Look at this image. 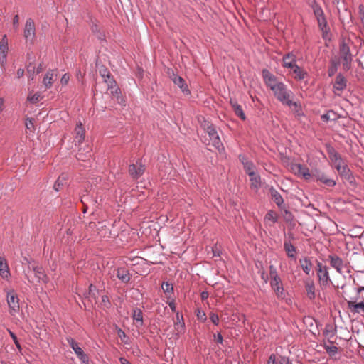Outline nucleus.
I'll use <instances>...</instances> for the list:
<instances>
[{
    "label": "nucleus",
    "instance_id": "1",
    "mask_svg": "<svg viewBox=\"0 0 364 364\" xmlns=\"http://www.w3.org/2000/svg\"><path fill=\"white\" fill-rule=\"evenodd\" d=\"M270 287L274 291L279 299H284L286 293L282 282V279L278 275L276 267L274 265L269 266Z\"/></svg>",
    "mask_w": 364,
    "mask_h": 364
},
{
    "label": "nucleus",
    "instance_id": "2",
    "mask_svg": "<svg viewBox=\"0 0 364 364\" xmlns=\"http://www.w3.org/2000/svg\"><path fill=\"white\" fill-rule=\"evenodd\" d=\"M314 14L316 18L318 26L322 32V36L324 39L328 38L330 32V28L328 26V23L324 15V12L321 6L316 2H314L311 6Z\"/></svg>",
    "mask_w": 364,
    "mask_h": 364
},
{
    "label": "nucleus",
    "instance_id": "3",
    "mask_svg": "<svg viewBox=\"0 0 364 364\" xmlns=\"http://www.w3.org/2000/svg\"><path fill=\"white\" fill-rule=\"evenodd\" d=\"M272 90L279 102L283 105L291 107V105L292 104V100H291L292 92L291 90L287 89V86L283 82H280L279 84L273 86L272 87Z\"/></svg>",
    "mask_w": 364,
    "mask_h": 364
},
{
    "label": "nucleus",
    "instance_id": "4",
    "mask_svg": "<svg viewBox=\"0 0 364 364\" xmlns=\"http://www.w3.org/2000/svg\"><path fill=\"white\" fill-rule=\"evenodd\" d=\"M339 53L343 70L348 71L352 67L353 55L349 46L346 43L343 42L340 45Z\"/></svg>",
    "mask_w": 364,
    "mask_h": 364
},
{
    "label": "nucleus",
    "instance_id": "5",
    "mask_svg": "<svg viewBox=\"0 0 364 364\" xmlns=\"http://www.w3.org/2000/svg\"><path fill=\"white\" fill-rule=\"evenodd\" d=\"M205 130L209 136L213 146H214L219 151L224 150L223 144L221 142L215 128L212 124L208 123L206 127H205Z\"/></svg>",
    "mask_w": 364,
    "mask_h": 364
},
{
    "label": "nucleus",
    "instance_id": "6",
    "mask_svg": "<svg viewBox=\"0 0 364 364\" xmlns=\"http://www.w3.org/2000/svg\"><path fill=\"white\" fill-rule=\"evenodd\" d=\"M66 341L80 361L84 364H88L89 358L79 346L78 343L71 337L66 338Z\"/></svg>",
    "mask_w": 364,
    "mask_h": 364
},
{
    "label": "nucleus",
    "instance_id": "7",
    "mask_svg": "<svg viewBox=\"0 0 364 364\" xmlns=\"http://www.w3.org/2000/svg\"><path fill=\"white\" fill-rule=\"evenodd\" d=\"M346 87L347 80L341 73H339L336 75L333 84V92L334 95L340 96Z\"/></svg>",
    "mask_w": 364,
    "mask_h": 364
},
{
    "label": "nucleus",
    "instance_id": "8",
    "mask_svg": "<svg viewBox=\"0 0 364 364\" xmlns=\"http://www.w3.org/2000/svg\"><path fill=\"white\" fill-rule=\"evenodd\" d=\"M23 37L26 41L33 42L36 37V27L34 21L28 18L25 23L23 29Z\"/></svg>",
    "mask_w": 364,
    "mask_h": 364
},
{
    "label": "nucleus",
    "instance_id": "9",
    "mask_svg": "<svg viewBox=\"0 0 364 364\" xmlns=\"http://www.w3.org/2000/svg\"><path fill=\"white\" fill-rule=\"evenodd\" d=\"M7 303L10 309V313L14 314L19 311L18 296L14 291L7 293Z\"/></svg>",
    "mask_w": 364,
    "mask_h": 364
},
{
    "label": "nucleus",
    "instance_id": "10",
    "mask_svg": "<svg viewBox=\"0 0 364 364\" xmlns=\"http://www.w3.org/2000/svg\"><path fill=\"white\" fill-rule=\"evenodd\" d=\"M170 78L174 83V85H177L182 91L183 93L186 95H189L191 93L187 84L185 82V80L178 75L175 74L173 72H172L171 74H170Z\"/></svg>",
    "mask_w": 364,
    "mask_h": 364
},
{
    "label": "nucleus",
    "instance_id": "11",
    "mask_svg": "<svg viewBox=\"0 0 364 364\" xmlns=\"http://www.w3.org/2000/svg\"><path fill=\"white\" fill-rule=\"evenodd\" d=\"M145 171V166L140 162H136V164H132L129 166V173L134 178H139L141 176Z\"/></svg>",
    "mask_w": 364,
    "mask_h": 364
},
{
    "label": "nucleus",
    "instance_id": "12",
    "mask_svg": "<svg viewBox=\"0 0 364 364\" xmlns=\"http://www.w3.org/2000/svg\"><path fill=\"white\" fill-rule=\"evenodd\" d=\"M318 277L322 285H327L330 280L328 272L326 266H323L320 262H317Z\"/></svg>",
    "mask_w": 364,
    "mask_h": 364
},
{
    "label": "nucleus",
    "instance_id": "13",
    "mask_svg": "<svg viewBox=\"0 0 364 364\" xmlns=\"http://www.w3.org/2000/svg\"><path fill=\"white\" fill-rule=\"evenodd\" d=\"M338 172L344 181L348 183L351 186H354L355 184V178L348 165L343 167L340 171Z\"/></svg>",
    "mask_w": 364,
    "mask_h": 364
},
{
    "label": "nucleus",
    "instance_id": "14",
    "mask_svg": "<svg viewBox=\"0 0 364 364\" xmlns=\"http://www.w3.org/2000/svg\"><path fill=\"white\" fill-rule=\"evenodd\" d=\"M328 260L331 266L334 268L338 273H342V269L345 267L343 259L336 255H330Z\"/></svg>",
    "mask_w": 364,
    "mask_h": 364
},
{
    "label": "nucleus",
    "instance_id": "15",
    "mask_svg": "<svg viewBox=\"0 0 364 364\" xmlns=\"http://www.w3.org/2000/svg\"><path fill=\"white\" fill-rule=\"evenodd\" d=\"M292 170L296 174L302 176L306 180L309 179L311 176L309 168L300 164H294L292 166Z\"/></svg>",
    "mask_w": 364,
    "mask_h": 364
},
{
    "label": "nucleus",
    "instance_id": "16",
    "mask_svg": "<svg viewBox=\"0 0 364 364\" xmlns=\"http://www.w3.org/2000/svg\"><path fill=\"white\" fill-rule=\"evenodd\" d=\"M262 76L264 80L266 85L272 90L273 86L279 84L280 82H278L277 77L272 74L268 70H262Z\"/></svg>",
    "mask_w": 364,
    "mask_h": 364
},
{
    "label": "nucleus",
    "instance_id": "17",
    "mask_svg": "<svg viewBox=\"0 0 364 364\" xmlns=\"http://www.w3.org/2000/svg\"><path fill=\"white\" fill-rule=\"evenodd\" d=\"M240 161L242 164L244 169L247 175H249V173L251 172H255L256 167L251 161L248 159L247 157H246L245 155H239L238 156Z\"/></svg>",
    "mask_w": 364,
    "mask_h": 364
},
{
    "label": "nucleus",
    "instance_id": "18",
    "mask_svg": "<svg viewBox=\"0 0 364 364\" xmlns=\"http://www.w3.org/2000/svg\"><path fill=\"white\" fill-rule=\"evenodd\" d=\"M269 192L274 202L279 208L282 209L284 208V199L282 195L273 186L269 188Z\"/></svg>",
    "mask_w": 364,
    "mask_h": 364
},
{
    "label": "nucleus",
    "instance_id": "19",
    "mask_svg": "<svg viewBox=\"0 0 364 364\" xmlns=\"http://www.w3.org/2000/svg\"><path fill=\"white\" fill-rule=\"evenodd\" d=\"M32 270L35 274L38 282H43L45 284L48 282V278L46 274L43 269L39 266H33Z\"/></svg>",
    "mask_w": 364,
    "mask_h": 364
},
{
    "label": "nucleus",
    "instance_id": "20",
    "mask_svg": "<svg viewBox=\"0 0 364 364\" xmlns=\"http://www.w3.org/2000/svg\"><path fill=\"white\" fill-rule=\"evenodd\" d=\"M282 60L284 68L293 69L297 65L296 63V55L293 53H289L284 55Z\"/></svg>",
    "mask_w": 364,
    "mask_h": 364
},
{
    "label": "nucleus",
    "instance_id": "21",
    "mask_svg": "<svg viewBox=\"0 0 364 364\" xmlns=\"http://www.w3.org/2000/svg\"><path fill=\"white\" fill-rule=\"evenodd\" d=\"M317 181H321L326 186L333 187L336 186V182L335 180L329 178L324 173L317 172L316 174L314 175Z\"/></svg>",
    "mask_w": 364,
    "mask_h": 364
},
{
    "label": "nucleus",
    "instance_id": "22",
    "mask_svg": "<svg viewBox=\"0 0 364 364\" xmlns=\"http://www.w3.org/2000/svg\"><path fill=\"white\" fill-rule=\"evenodd\" d=\"M0 276L4 279H9L11 276L10 270L5 258L0 256Z\"/></svg>",
    "mask_w": 364,
    "mask_h": 364
},
{
    "label": "nucleus",
    "instance_id": "23",
    "mask_svg": "<svg viewBox=\"0 0 364 364\" xmlns=\"http://www.w3.org/2000/svg\"><path fill=\"white\" fill-rule=\"evenodd\" d=\"M348 307L354 314H364V299L363 298V301L358 303L348 301Z\"/></svg>",
    "mask_w": 364,
    "mask_h": 364
},
{
    "label": "nucleus",
    "instance_id": "24",
    "mask_svg": "<svg viewBox=\"0 0 364 364\" xmlns=\"http://www.w3.org/2000/svg\"><path fill=\"white\" fill-rule=\"evenodd\" d=\"M75 141H76V143H77L80 145L84 141L85 134V130L84 127H82V124L80 122H79L77 124L76 127L75 129Z\"/></svg>",
    "mask_w": 364,
    "mask_h": 364
},
{
    "label": "nucleus",
    "instance_id": "25",
    "mask_svg": "<svg viewBox=\"0 0 364 364\" xmlns=\"http://www.w3.org/2000/svg\"><path fill=\"white\" fill-rule=\"evenodd\" d=\"M326 152L328 155L329 159L332 163L340 160V157L341 156L340 154L331 146V144H326L325 145Z\"/></svg>",
    "mask_w": 364,
    "mask_h": 364
},
{
    "label": "nucleus",
    "instance_id": "26",
    "mask_svg": "<svg viewBox=\"0 0 364 364\" xmlns=\"http://www.w3.org/2000/svg\"><path fill=\"white\" fill-rule=\"evenodd\" d=\"M117 277L121 282L124 283H127L130 280L129 272L124 267L117 268Z\"/></svg>",
    "mask_w": 364,
    "mask_h": 364
},
{
    "label": "nucleus",
    "instance_id": "27",
    "mask_svg": "<svg viewBox=\"0 0 364 364\" xmlns=\"http://www.w3.org/2000/svg\"><path fill=\"white\" fill-rule=\"evenodd\" d=\"M100 74L104 79L105 82L107 83L108 86L112 87L113 85L115 84V80L111 77L109 72L107 68H102L100 70Z\"/></svg>",
    "mask_w": 364,
    "mask_h": 364
},
{
    "label": "nucleus",
    "instance_id": "28",
    "mask_svg": "<svg viewBox=\"0 0 364 364\" xmlns=\"http://www.w3.org/2000/svg\"><path fill=\"white\" fill-rule=\"evenodd\" d=\"M250 179L251 182V187L255 190H258L261 185V178L259 175L255 172L249 173Z\"/></svg>",
    "mask_w": 364,
    "mask_h": 364
},
{
    "label": "nucleus",
    "instance_id": "29",
    "mask_svg": "<svg viewBox=\"0 0 364 364\" xmlns=\"http://www.w3.org/2000/svg\"><path fill=\"white\" fill-rule=\"evenodd\" d=\"M284 248L286 251L287 256L289 258L295 259L296 258V248L291 243L290 241L285 240L284 242Z\"/></svg>",
    "mask_w": 364,
    "mask_h": 364
},
{
    "label": "nucleus",
    "instance_id": "30",
    "mask_svg": "<svg viewBox=\"0 0 364 364\" xmlns=\"http://www.w3.org/2000/svg\"><path fill=\"white\" fill-rule=\"evenodd\" d=\"M301 267L306 274L309 275L313 264L309 257H304L299 260Z\"/></svg>",
    "mask_w": 364,
    "mask_h": 364
},
{
    "label": "nucleus",
    "instance_id": "31",
    "mask_svg": "<svg viewBox=\"0 0 364 364\" xmlns=\"http://www.w3.org/2000/svg\"><path fill=\"white\" fill-rule=\"evenodd\" d=\"M230 105L235 112V114L241 119L245 120L246 119V116L242 109V107L236 101L233 100H230Z\"/></svg>",
    "mask_w": 364,
    "mask_h": 364
},
{
    "label": "nucleus",
    "instance_id": "32",
    "mask_svg": "<svg viewBox=\"0 0 364 364\" xmlns=\"http://www.w3.org/2000/svg\"><path fill=\"white\" fill-rule=\"evenodd\" d=\"M54 75H56V74L55 73V70H48L46 73L43 82L46 88H50L51 87L53 82Z\"/></svg>",
    "mask_w": 364,
    "mask_h": 364
},
{
    "label": "nucleus",
    "instance_id": "33",
    "mask_svg": "<svg viewBox=\"0 0 364 364\" xmlns=\"http://www.w3.org/2000/svg\"><path fill=\"white\" fill-rule=\"evenodd\" d=\"M264 220L266 225H271L269 223L271 222L272 224L276 223L278 220V215L274 211L269 210L265 215Z\"/></svg>",
    "mask_w": 364,
    "mask_h": 364
},
{
    "label": "nucleus",
    "instance_id": "34",
    "mask_svg": "<svg viewBox=\"0 0 364 364\" xmlns=\"http://www.w3.org/2000/svg\"><path fill=\"white\" fill-rule=\"evenodd\" d=\"M293 72L295 74V79L297 80H302L308 76L307 72L302 70L298 65L293 68Z\"/></svg>",
    "mask_w": 364,
    "mask_h": 364
},
{
    "label": "nucleus",
    "instance_id": "35",
    "mask_svg": "<svg viewBox=\"0 0 364 364\" xmlns=\"http://www.w3.org/2000/svg\"><path fill=\"white\" fill-rule=\"evenodd\" d=\"M340 62L336 59H332L330 61V66L328 69V77L333 76L338 70Z\"/></svg>",
    "mask_w": 364,
    "mask_h": 364
},
{
    "label": "nucleus",
    "instance_id": "36",
    "mask_svg": "<svg viewBox=\"0 0 364 364\" xmlns=\"http://www.w3.org/2000/svg\"><path fill=\"white\" fill-rule=\"evenodd\" d=\"M81 202L83 204L84 206H86L87 208L89 207L90 204L96 205L97 203V200L95 198H93L92 196H90L89 194L83 195L81 197Z\"/></svg>",
    "mask_w": 364,
    "mask_h": 364
},
{
    "label": "nucleus",
    "instance_id": "37",
    "mask_svg": "<svg viewBox=\"0 0 364 364\" xmlns=\"http://www.w3.org/2000/svg\"><path fill=\"white\" fill-rule=\"evenodd\" d=\"M8 50L9 47L0 46V64L3 68H4L6 64Z\"/></svg>",
    "mask_w": 364,
    "mask_h": 364
},
{
    "label": "nucleus",
    "instance_id": "38",
    "mask_svg": "<svg viewBox=\"0 0 364 364\" xmlns=\"http://www.w3.org/2000/svg\"><path fill=\"white\" fill-rule=\"evenodd\" d=\"M305 287H306V291L308 297L310 299H314L316 296L315 286H314V282H307L306 284Z\"/></svg>",
    "mask_w": 364,
    "mask_h": 364
},
{
    "label": "nucleus",
    "instance_id": "39",
    "mask_svg": "<svg viewBox=\"0 0 364 364\" xmlns=\"http://www.w3.org/2000/svg\"><path fill=\"white\" fill-rule=\"evenodd\" d=\"M91 156V149L87 147L85 153L80 149L76 154L77 160L85 161Z\"/></svg>",
    "mask_w": 364,
    "mask_h": 364
},
{
    "label": "nucleus",
    "instance_id": "40",
    "mask_svg": "<svg viewBox=\"0 0 364 364\" xmlns=\"http://www.w3.org/2000/svg\"><path fill=\"white\" fill-rule=\"evenodd\" d=\"M133 319L140 322V325L143 324V312L140 309L136 308L133 310L132 313Z\"/></svg>",
    "mask_w": 364,
    "mask_h": 364
},
{
    "label": "nucleus",
    "instance_id": "41",
    "mask_svg": "<svg viewBox=\"0 0 364 364\" xmlns=\"http://www.w3.org/2000/svg\"><path fill=\"white\" fill-rule=\"evenodd\" d=\"M321 119L326 122L335 120L336 119V114L335 112L329 110L326 113L321 115Z\"/></svg>",
    "mask_w": 364,
    "mask_h": 364
},
{
    "label": "nucleus",
    "instance_id": "42",
    "mask_svg": "<svg viewBox=\"0 0 364 364\" xmlns=\"http://www.w3.org/2000/svg\"><path fill=\"white\" fill-rule=\"evenodd\" d=\"M290 107H293V111L296 117H300L304 115L301 105L299 103L292 101V104Z\"/></svg>",
    "mask_w": 364,
    "mask_h": 364
},
{
    "label": "nucleus",
    "instance_id": "43",
    "mask_svg": "<svg viewBox=\"0 0 364 364\" xmlns=\"http://www.w3.org/2000/svg\"><path fill=\"white\" fill-rule=\"evenodd\" d=\"M161 288L165 294H172L173 291V286L168 282H164Z\"/></svg>",
    "mask_w": 364,
    "mask_h": 364
},
{
    "label": "nucleus",
    "instance_id": "44",
    "mask_svg": "<svg viewBox=\"0 0 364 364\" xmlns=\"http://www.w3.org/2000/svg\"><path fill=\"white\" fill-rule=\"evenodd\" d=\"M116 329H117V335L120 338V339L126 344H128L129 343V338L127 336V334L125 333V332L124 331H122L120 328L119 327H116Z\"/></svg>",
    "mask_w": 364,
    "mask_h": 364
},
{
    "label": "nucleus",
    "instance_id": "45",
    "mask_svg": "<svg viewBox=\"0 0 364 364\" xmlns=\"http://www.w3.org/2000/svg\"><path fill=\"white\" fill-rule=\"evenodd\" d=\"M324 348L330 356H333L338 353V347L336 346H325Z\"/></svg>",
    "mask_w": 364,
    "mask_h": 364
},
{
    "label": "nucleus",
    "instance_id": "46",
    "mask_svg": "<svg viewBox=\"0 0 364 364\" xmlns=\"http://www.w3.org/2000/svg\"><path fill=\"white\" fill-rule=\"evenodd\" d=\"M8 331H9V333L10 336L11 337L14 344L16 345L17 349L21 353L22 350V348H21L20 343L18 342V340L16 336L11 330H8Z\"/></svg>",
    "mask_w": 364,
    "mask_h": 364
},
{
    "label": "nucleus",
    "instance_id": "47",
    "mask_svg": "<svg viewBox=\"0 0 364 364\" xmlns=\"http://www.w3.org/2000/svg\"><path fill=\"white\" fill-rule=\"evenodd\" d=\"M41 98V94L38 92L34 93L33 95L29 94L28 96V100L33 103L36 104L39 102Z\"/></svg>",
    "mask_w": 364,
    "mask_h": 364
},
{
    "label": "nucleus",
    "instance_id": "48",
    "mask_svg": "<svg viewBox=\"0 0 364 364\" xmlns=\"http://www.w3.org/2000/svg\"><path fill=\"white\" fill-rule=\"evenodd\" d=\"M335 166L336 169L337 171H340V170L343 168L347 166L343 158L341 156L340 160H338L336 161H334L333 163Z\"/></svg>",
    "mask_w": 364,
    "mask_h": 364
},
{
    "label": "nucleus",
    "instance_id": "49",
    "mask_svg": "<svg viewBox=\"0 0 364 364\" xmlns=\"http://www.w3.org/2000/svg\"><path fill=\"white\" fill-rule=\"evenodd\" d=\"M65 178L64 176H60L57 181H55L53 188L56 191H59L60 189V186L63 185V182Z\"/></svg>",
    "mask_w": 364,
    "mask_h": 364
},
{
    "label": "nucleus",
    "instance_id": "50",
    "mask_svg": "<svg viewBox=\"0 0 364 364\" xmlns=\"http://www.w3.org/2000/svg\"><path fill=\"white\" fill-rule=\"evenodd\" d=\"M358 14L360 21L362 23L363 28L364 29V6L360 4L358 6Z\"/></svg>",
    "mask_w": 364,
    "mask_h": 364
},
{
    "label": "nucleus",
    "instance_id": "51",
    "mask_svg": "<svg viewBox=\"0 0 364 364\" xmlns=\"http://www.w3.org/2000/svg\"><path fill=\"white\" fill-rule=\"evenodd\" d=\"M196 316H197L198 319L200 321L204 322L207 319L206 314L203 311L198 309L197 311Z\"/></svg>",
    "mask_w": 364,
    "mask_h": 364
},
{
    "label": "nucleus",
    "instance_id": "52",
    "mask_svg": "<svg viewBox=\"0 0 364 364\" xmlns=\"http://www.w3.org/2000/svg\"><path fill=\"white\" fill-rule=\"evenodd\" d=\"M210 319L215 325L218 326L219 323V316L217 314L211 312L210 314Z\"/></svg>",
    "mask_w": 364,
    "mask_h": 364
},
{
    "label": "nucleus",
    "instance_id": "53",
    "mask_svg": "<svg viewBox=\"0 0 364 364\" xmlns=\"http://www.w3.org/2000/svg\"><path fill=\"white\" fill-rule=\"evenodd\" d=\"M34 69H35V67L31 65V64L28 66L27 68V72L28 73V78L33 80V76H34Z\"/></svg>",
    "mask_w": 364,
    "mask_h": 364
},
{
    "label": "nucleus",
    "instance_id": "54",
    "mask_svg": "<svg viewBox=\"0 0 364 364\" xmlns=\"http://www.w3.org/2000/svg\"><path fill=\"white\" fill-rule=\"evenodd\" d=\"M26 127L29 130L34 129L33 119L32 118H28L26 121Z\"/></svg>",
    "mask_w": 364,
    "mask_h": 364
},
{
    "label": "nucleus",
    "instance_id": "55",
    "mask_svg": "<svg viewBox=\"0 0 364 364\" xmlns=\"http://www.w3.org/2000/svg\"><path fill=\"white\" fill-rule=\"evenodd\" d=\"M19 26V17L18 15H15L13 18V26L15 29H18Z\"/></svg>",
    "mask_w": 364,
    "mask_h": 364
},
{
    "label": "nucleus",
    "instance_id": "56",
    "mask_svg": "<svg viewBox=\"0 0 364 364\" xmlns=\"http://www.w3.org/2000/svg\"><path fill=\"white\" fill-rule=\"evenodd\" d=\"M70 80V77L68 74H64L60 80V82L62 85H67Z\"/></svg>",
    "mask_w": 364,
    "mask_h": 364
},
{
    "label": "nucleus",
    "instance_id": "57",
    "mask_svg": "<svg viewBox=\"0 0 364 364\" xmlns=\"http://www.w3.org/2000/svg\"><path fill=\"white\" fill-rule=\"evenodd\" d=\"M214 337L218 343H223V338L220 333H218L217 334L214 335Z\"/></svg>",
    "mask_w": 364,
    "mask_h": 364
},
{
    "label": "nucleus",
    "instance_id": "58",
    "mask_svg": "<svg viewBox=\"0 0 364 364\" xmlns=\"http://www.w3.org/2000/svg\"><path fill=\"white\" fill-rule=\"evenodd\" d=\"M0 46H6L8 47V41L6 35H4L2 39L0 42Z\"/></svg>",
    "mask_w": 364,
    "mask_h": 364
},
{
    "label": "nucleus",
    "instance_id": "59",
    "mask_svg": "<svg viewBox=\"0 0 364 364\" xmlns=\"http://www.w3.org/2000/svg\"><path fill=\"white\" fill-rule=\"evenodd\" d=\"M279 364H291L289 359L287 357H281L279 360Z\"/></svg>",
    "mask_w": 364,
    "mask_h": 364
},
{
    "label": "nucleus",
    "instance_id": "60",
    "mask_svg": "<svg viewBox=\"0 0 364 364\" xmlns=\"http://www.w3.org/2000/svg\"><path fill=\"white\" fill-rule=\"evenodd\" d=\"M267 364H276V356L274 354L269 356Z\"/></svg>",
    "mask_w": 364,
    "mask_h": 364
},
{
    "label": "nucleus",
    "instance_id": "61",
    "mask_svg": "<svg viewBox=\"0 0 364 364\" xmlns=\"http://www.w3.org/2000/svg\"><path fill=\"white\" fill-rule=\"evenodd\" d=\"M168 304L170 309H171V311L175 312L176 311V304H175L174 300L173 299L171 300L170 301L168 302Z\"/></svg>",
    "mask_w": 364,
    "mask_h": 364
},
{
    "label": "nucleus",
    "instance_id": "62",
    "mask_svg": "<svg viewBox=\"0 0 364 364\" xmlns=\"http://www.w3.org/2000/svg\"><path fill=\"white\" fill-rule=\"evenodd\" d=\"M209 294L208 291H202L200 294V297L202 300H205L208 298Z\"/></svg>",
    "mask_w": 364,
    "mask_h": 364
},
{
    "label": "nucleus",
    "instance_id": "63",
    "mask_svg": "<svg viewBox=\"0 0 364 364\" xmlns=\"http://www.w3.org/2000/svg\"><path fill=\"white\" fill-rule=\"evenodd\" d=\"M261 278L265 282V283H267L268 282V276L265 274V272H262L261 273Z\"/></svg>",
    "mask_w": 364,
    "mask_h": 364
},
{
    "label": "nucleus",
    "instance_id": "64",
    "mask_svg": "<svg viewBox=\"0 0 364 364\" xmlns=\"http://www.w3.org/2000/svg\"><path fill=\"white\" fill-rule=\"evenodd\" d=\"M119 361L121 364H132L128 360L124 358H120Z\"/></svg>",
    "mask_w": 364,
    "mask_h": 364
}]
</instances>
